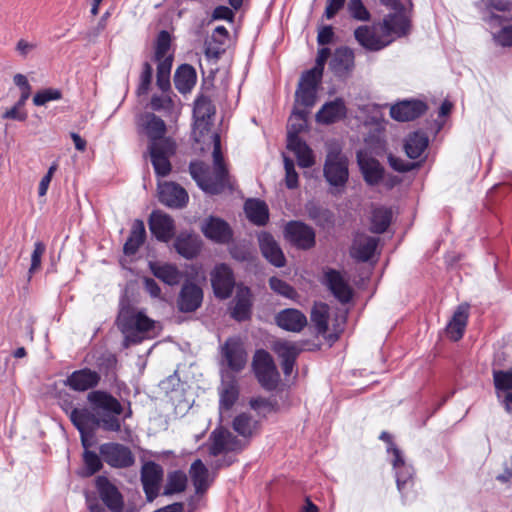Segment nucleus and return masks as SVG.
Returning a JSON list of instances; mask_svg holds the SVG:
<instances>
[{
	"label": "nucleus",
	"instance_id": "f03ea898",
	"mask_svg": "<svg viewBox=\"0 0 512 512\" xmlns=\"http://www.w3.org/2000/svg\"><path fill=\"white\" fill-rule=\"evenodd\" d=\"M116 323L124 335L123 345L126 348L141 343L155 325V321L143 311H138L129 304L121 306Z\"/></svg>",
	"mask_w": 512,
	"mask_h": 512
},
{
	"label": "nucleus",
	"instance_id": "0e129e2a",
	"mask_svg": "<svg viewBox=\"0 0 512 512\" xmlns=\"http://www.w3.org/2000/svg\"><path fill=\"white\" fill-rule=\"evenodd\" d=\"M285 168V183L289 189H294L298 186V174L295 171L294 162L292 159L284 156Z\"/></svg>",
	"mask_w": 512,
	"mask_h": 512
},
{
	"label": "nucleus",
	"instance_id": "6e6552de",
	"mask_svg": "<svg viewBox=\"0 0 512 512\" xmlns=\"http://www.w3.org/2000/svg\"><path fill=\"white\" fill-rule=\"evenodd\" d=\"M148 150L155 173L165 177L171 171L169 157L175 152V143L172 140H162L160 143L149 144Z\"/></svg>",
	"mask_w": 512,
	"mask_h": 512
},
{
	"label": "nucleus",
	"instance_id": "680f3d73",
	"mask_svg": "<svg viewBox=\"0 0 512 512\" xmlns=\"http://www.w3.org/2000/svg\"><path fill=\"white\" fill-rule=\"evenodd\" d=\"M83 461L87 469V475L91 476L102 468L101 458L93 451L86 450L83 454Z\"/></svg>",
	"mask_w": 512,
	"mask_h": 512
},
{
	"label": "nucleus",
	"instance_id": "052dcab7",
	"mask_svg": "<svg viewBox=\"0 0 512 512\" xmlns=\"http://www.w3.org/2000/svg\"><path fill=\"white\" fill-rule=\"evenodd\" d=\"M413 474L414 471L410 465L395 469L397 487L400 492H402L407 485L412 483Z\"/></svg>",
	"mask_w": 512,
	"mask_h": 512
},
{
	"label": "nucleus",
	"instance_id": "49530a36",
	"mask_svg": "<svg viewBox=\"0 0 512 512\" xmlns=\"http://www.w3.org/2000/svg\"><path fill=\"white\" fill-rule=\"evenodd\" d=\"M154 60L157 62V86L162 91H167L170 88V73L173 57H164Z\"/></svg>",
	"mask_w": 512,
	"mask_h": 512
},
{
	"label": "nucleus",
	"instance_id": "1a4fd4ad",
	"mask_svg": "<svg viewBox=\"0 0 512 512\" xmlns=\"http://www.w3.org/2000/svg\"><path fill=\"white\" fill-rule=\"evenodd\" d=\"M163 476L164 470L159 464L148 461L142 465L141 482L147 501L152 502L158 496Z\"/></svg>",
	"mask_w": 512,
	"mask_h": 512
},
{
	"label": "nucleus",
	"instance_id": "a18cd8bd",
	"mask_svg": "<svg viewBox=\"0 0 512 512\" xmlns=\"http://www.w3.org/2000/svg\"><path fill=\"white\" fill-rule=\"evenodd\" d=\"M329 306L325 303H315L311 310V321L318 334H326L328 331Z\"/></svg>",
	"mask_w": 512,
	"mask_h": 512
},
{
	"label": "nucleus",
	"instance_id": "bb28decb",
	"mask_svg": "<svg viewBox=\"0 0 512 512\" xmlns=\"http://www.w3.org/2000/svg\"><path fill=\"white\" fill-rule=\"evenodd\" d=\"M357 161L364 180L369 185H377L383 178L384 174V169L380 163L376 159L369 157L364 152L357 153Z\"/></svg>",
	"mask_w": 512,
	"mask_h": 512
},
{
	"label": "nucleus",
	"instance_id": "864d4df0",
	"mask_svg": "<svg viewBox=\"0 0 512 512\" xmlns=\"http://www.w3.org/2000/svg\"><path fill=\"white\" fill-rule=\"evenodd\" d=\"M170 46V34L167 31L162 30L157 36L154 59L173 57L171 54H169Z\"/></svg>",
	"mask_w": 512,
	"mask_h": 512
},
{
	"label": "nucleus",
	"instance_id": "c85d7f7f",
	"mask_svg": "<svg viewBox=\"0 0 512 512\" xmlns=\"http://www.w3.org/2000/svg\"><path fill=\"white\" fill-rule=\"evenodd\" d=\"M235 305L231 316L237 321H244L250 318L252 308V293L250 288L239 285L235 296Z\"/></svg>",
	"mask_w": 512,
	"mask_h": 512
},
{
	"label": "nucleus",
	"instance_id": "9b49d317",
	"mask_svg": "<svg viewBox=\"0 0 512 512\" xmlns=\"http://www.w3.org/2000/svg\"><path fill=\"white\" fill-rule=\"evenodd\" d=\"M210 441L209 453L212 456L241 451L244 447L241 440L237 439L230 431L222 428L215 429L211 433Z\"/></svg>",
	"mask_w": 512,
	"mask_h": 512
},
{
	"label": "nucleus",
	"instance_id": "473e14b6",
	"mask_svg": "<svg viewBox=\"0 0 512 512\" xmlns=\"http://www.w3.org/2000/svg\"><path fill=\"white\" fill-rule=\"evenodd\" d=\"M152 274L167 285L174 286L181 282L182 272L173 264L150 262Z\"/></svg>",
	"mask_w": 512,
	"mask_h": 512
},
{
	"label": "nucleus",
	"instance_id": "a211bd4d",
	"mask_svg": "<svg viewBox=\"0 0 512 512\" xmlns=\"http://www.w3.org/2000/svg\"><path fill=\"white\" fill-rule=\"evenodd\" d=\"M202 301L203 291L198 285L192 282L183 284L177 299V306L181 312L196 311L201 306Z\"/></svg>",
	"mask_w": 512,
	"mask_h": 512
},
{
	"label": "nucleus",
	"instance_id": "6ab92c4d",
	"mask_svg": "<svg viewBox=\"0 0 512 512\" xmlns=\"http://www.w3.org/2000/svg\"><path fill=\"white\" fill-rule=\"evenodd\" d=\"M188 199V193L180 185L174 182L159 184V200L162 204L171 208H182Z\"/></svg>",
	"mask_w": 512,
	"mask_h": 512
},
{
	"label": "nucleus",
	"instance_id": "338daca9",
	"mask_svg": "<svg viewBox=\"0 0 512 512\" xmlns=\"http://www.w3.org/2000/svg\"><path fill=\"white\" fill-rule=\"evenodd\" d=\"M153 75V68L150 63L143 64V70L140 76V84L138 86V93L145 94L148 92Z\"/></svg>",
	"mask_w": 512,
	"mask_h": 512
},
{
	"label": "nucleus",
	"instance_id": "de8ad7c7",
	"mask_svg": "<svg viewBox=\"0 0 512 512\" xmlns=\"http://www.w3.org/2000/svg\"><path fill=\"white\" fill-rule=\"evenodd\" d=\"M187 485V476L182 471H174L168 474L167 482L164 488V495H172L185 490Z\"/></svg>",
	"mask_w": 512,
	"mask_h": 512
},
{
	"label": "nucleus",
	"instance_id": "37998d69",
	"mask_svg": "<svg viewBox=\"0 0 512 512\" xmlns=\"http://www.w3.org/2000/svg\"><path fill=\"white\" fill-rule=\"evenodd\" d=\"M428 146V138L425 134L414 132L410 134L405 141V152L411 159H417L421 156Z\"/></svg>",
	"mask_w": 512,
	"mask_h": 512
},
{
	"label": "nucleus",
	"instance_id": "a19ab883",
	"mask_svg": "<svg viewBox=\"0 0 512 512\" xmlns=\"http://www.w3.org/2000/svg\"><path fill=\"white\" fill-rule=\"evenodd\" d=\"M392 219V210L384 206L373 207L371 211V227L374 233H384L389 227Z\"/></svg>",
	"mask_w": 512,
	"mask_h": 512
},
{
	"label": "nucleus",
	"instance_id": "4c0bfd02",
	"mask_svg": "<svg viewBox=\"0 0 512 512\" xmlns=\"http://www.w3.org/2000/svg\"><path fill=\"white\" fill-rule=\"evenodd\" d=\"M146 238V230L144 222L136 219L133 222L130 235L124 244L123 251L126 255H134Z\"/></svg>",
	"mask_w": 512,
	"mask_h": 512
},
{
	"label": "nucleus",
	"instance_id": "a878e982",
	"mask_svg": "<svg viewBox=\"0 0 512 512\" xmlns=\"http://www.w3.org/2000/svg\"><path fill=\"white\" fill-rule=\"evenodd\" d=\"M469 309L470 305L468 303H462L454 311L446 326L447 335L451 340L458 341L463 337L468 322Z\"/></svg>",
	"mask_w": 512,
	"mask_h": 512
},
{
	"label": "nucleus",
	"instance_id": "2f4dec72",
	"mask_svg": "<svg viewBox=\"0 0 512 512\" xmlns=\"http://www.w3.org/2000/svg\"><path fill=\"white\" fill-rule=\"evenodd\" d=\"M378 245V239L366 235H359L355 238L351 256L358 261L366 262L372 258Z\"/></svg>",
	"mask_w": 512,
	"mask_h": 512
},
{
	"label": "nucleus",
	"instance_id": "b1692460",
	"mask_svg": "<svg viewBox=\"0 0 512 512\" xmlns=\"http://www.w3.org/2000/svg\"><path fill=\"white\" fill-rule=\"evenodd\" d=\"M203 234L214 242L225 244L232 239L229 225L217 217H209L202 225Z\"/></svg>",
	"mask_w": 512,
	"mask_h": 512
},
{
	"label": "nucleus",
	"instance_id": "0eeeda50",
	"mask_svg": "<svg viewBox=\"0 0 512 512\" xmlns=\"http://www.w3.org/2000/svg\"><path fill=\"white\" fill-rule=\"evenodd\" d=\"M222 364L231 372L239 373L247 363V353L239 338L230 337L221 346Z\"/></svg>",
	"mask_w": 512,
	"mask_h": 512
},
{
	"label": "nucleus",
	"instance_id": "4be33fe9",
	"mask_svg": "<svg viewBox=\"0 0 512 512\" xmlns=\"http://www.w3.org/2000/svg\"><path fill=\"white\" fill-rule=\"evenodd\" d=\"M139 125L150 140L149 144L160 143L162 140H171L164 137L166 133V124L153 113H145L139 119Z\"/></svg>",
	"mask_w": 512,
	"mask_h": 512
},
{
	"label": "nucleus",
	"instance_id": "5fc2aeb1",
	"mask_svg": "<svg viewBox=\"0 0 512 512\" xmlns=\"http://www.w3.org/2000/svg\"><path fill=\"white\" fill-rule=\"evenodd\" d=\"M347 8L350 16L355 20L367 22L371 18V14L362 0H349Z\"/></svg>",
	"mask_w": 512,
	"mask_h": 512
},
{
	"label": "nucleus",
	"instance_id": "20e7f679",
	"mask_svg": "<svg viewBox=\"0 0 512 512\" xmlns=\"http://www.w3.org/2000/svg\"><path fill=\"white\" fill-rule=\"evenodd\" d=\"M324 176L330 185L343 187L348 181V159L339 149H330L324 164Z\"/></svg>",
	"mask_w": 512,
	"mask_h": 512
},
{
	"label": "nucleus",
	"instance_id": "39448f33",
	"mask_svg": "<svg viewBox=\"0 0 512 512\" xmlns=\"http://www.w3.org/2000/svg\"><path fill=\"white\" fill-rule=\"evenodd\" d=\"M255 375L263 388L274 390L279 382L280 375L271 355L265 350H258L253 359Z\"/></svg>",
	"mask_w": 512,
	"mask_h": 512
},
{
	"label": "nucleus",
	"instance_id": "c03bdc74",
	"mask_svg": "<svg viewBox=\"0 0 512 512\" xmlns=\"http://www.w3.org/2000/svg\"><path fill=\"white\" fill-rule=\"evenodd\" d=\"M194 118L197 125H207V121L215 114V107L212 101L206 96H200L194 103Z\"/></svg>",
	"mask_w": 512,
	"mask_h": 512
},
{
	"label": "nucleus",
	"instance_id": "79ce46f5",
	"mask_svg": "<svg viewBox=\"0 0 512 512\" xmlns=\"http://www.w3.org/2000/svg\"><path fill=\"white\" fill-rule=\"evenodd\" d=\"M174 247L180 255L187 259L195 257L200 250L198 239L195 236L186 234H180L176 238Z\"/></svg>",
	"mask_w": 512,
	"mask_h": 512
},
{
	"label": "nucleus",
	"instance_id": "e2e57ef3",
	"mask_svg": "<svg viewBox=\"0 0 512 512\" xmlns=\"http://www.w3.org/2000/svg\"><path fill=\"white\" fill-rule=\"evenodd\" d=\"M322 74L323 72L320 71L319 68L314 67L303 73L299 85L316 89L322 78Z\"/></svg>",
	"mask_w": 512,
	"mask_h": 512
},
{
	"label": "nucleus",
	"instance_id": "69168bd1",
	"mask_svg": "<svg viewBox=\"0 0 512 512\" xmlns=\"http://www.w3.org/2000/svg\"><path fill=\"white\" fill-rule=\"evenodd\" d=\"M46 251V246L43 242L38 241L34 244V250L31 255V266L29 268V273L32 274L35 271L39 270L41 266V259Z\"/></svg>",
	"mask_w": 512,
	"mask_h": 512
},
{
	"label": "nucleus",
	"instance_id": "58836bf2",
	"mask_svg": "<svg viewBox=\"0 0 512 512\" xmlns=\"http://www.w3.org/2000/svg\"><path fill=\"white\" fill-rule=\"evenodd\" d=\"M306 212L309 218L323 229H330L335 224L334 213L331 210L321 207L315 203H308L306 205Z\"/></svg>",
	"mask_w": 512,
	"mask_h": 512
},
{
	"label": "nucleus",
	"instance_id": "bf43d9fd",
	"mask_svg": "<svg viewBox=\"0 0 512 512\" xmlns=\"http://www.w3.org/2000/svg\"><path fill=\"white\" fill-rule=\"evenodd\" d=\"M70 420L80 433L87 430L89 413L86 409L74 408L70 412Z\"/></svg>",
	"mask_w": 512,
	"mask_h": 512
},
{
	"label": "nucleus",
	"instance_id": "2eb2a0df",
	"mask_svg": "<svg viewBox=\"0 0 512 512\" xmlns=\"http://www.w3.org/2000/svg\"><path fill=\"white\" fill-rule=\"evenodd\" d=\"M148 224L151 233L159 241L168 242L175 235L173 218L162 211H153L150 214Z\"/></svg>",
	"mask_w": 512,
	"mask_h": 512
},
{
	"label": "nucleus",
	"instance_id": "774afa93",
	"mask_svg": "<svg viewBox=\"0 0 512 512\" xmlns=\"http://www.w3.org/2000/svg\"><path fill=\"white\" fill-rule=\"evenodd\" d=\"M495 42L502 47L512 46V25L503 27L493 35Z\"/></svg>",
	"mask_w": 512,
	"mask_h": 512
},
{
	"label": "nucleus",
	"instance_id": "3c124183",
	"mask_svg": "<svg viewBox=\"0 0 512 512\" xmlns=\"http://www.w3.org/2000/svg\"><path fill=\"white\" fill-rule=\"evenodd\" d=\"M273 350L282 361L296 360L301 349H299L295 343L289 341H277L273 346Z\"/></svg>",
	"mask_w": 512,
	"mask_h": 512
},
{
	"label": "nucleus",
	"instance_id": "6e6d98bb",
	"mask_svg": "<svg viewBox=\"0 0 512 512\" xmlns=\"http://www.w3.org/2000/svg\"><path fill=\"white\" fill-rule=\"evenodd\" d=\"M269 285L274 292L286 298L293 299L297 295L295 289L291 285L275 276L269 279Z\"/></svg>",
	"mask_w": 512,
	"mask_h": 512
},
{
	"label": "nucleus",
	"instance_id": "c756f323",
	"mask_svg": "<svg viewBox=\"0 0 512 512\" xmlns=\"http://www.w3.org/2000/svg\"><path fill=\"white\" fill-rule=\"evenodd\" d=\"M409 27V21L407 17L401 12H395L387 15L381 24V32L384 33L386 38H392L393 36L404 35Z\"/></svg>",
	"mask_w": 512,
	"mask_h": 512
},
{
	"label": "nucleus",
	"instance_id": "9d476101",
	"mask_svg": "<svg viewBox=\"0 0 512 512\" xmlns=\"http://www.w3.org/2000/svg\"><path fill=\"white\" fill-rule=\"evenodd\" d=\"M211 284L217 298H229L235 287V278L232 269L225 263L216 265L211 272Z\"/></svg>",
	"mask_w": 512,
	"mask_h": 512
},
{
	"label": "nucleus",
	"instance_id": "72a5a7b5",
	"mask_svg": "<svg viewBox=\"0 0 512 512\" xmlns=\"http://www.w3.org/2000/svg\"><path fill=\"white\" fill-rule=\"evenodd\" d=\"M331 70L337 76H344L354 67V53L348 47H340L336 49L331 62Z\"/></svg>",
	"mask_w": 512,
	"mask_h": 512
},
{
	"label": "nucleus",
	"instance_id": "7c9ffc66",
	"mask_svg": "<svg viewBox=\"0 0 512 512\" xmlns=\"http://www.w3.org/2000/svg\"><path fill=\"white\" fill-rule=\"evenodd\" d=\"M189 474L197 494L205 493L214 480V476L210 475L208 468L200 459L191 464Z\"/></svg>",
	"mask_w": 512,
	"mask_h": 512
},
{
	"label": "nucleus",
	"instance_id": "f3484780",
	"mask_svg": "<svg viewBox=\"0 0 512 512\" xmlns=\"http://www.w3.org/2000/svg\"><path fill=\"white\" fill-rule=\"evenodd\" d=\"M357 42L367 50L379 51L392 42V38H386L384 33L378 34L375 27L363 25L354 31Z\"/></svg>",
	"mask_w": 512,
	"mask_h": 512
},
{
	"label": "nucleus",
	"instance_id": "423d86ee",
	"mask_svg": "<svg viewBox=\"0 0 512 512\" xmlns=\"http://www.w3.org/2000/svg\"><path fill=\"white\" fill-rule=\"evenodd\" d=\"M99 453L101 458L113 468H129L135 463V456L131 449L120 443H104L100 445Z\"/></svg>",
	"mask_w": 512,
	"mask_h": 512
},
{
	"label": "nucleus",
	"instance_id": "09e8293b",
	"mask_svg": "<svg viewBox=\"0 0 512 512\" xmlns=\"http://www.w3.org/2000/svg\"><path fill=\"white\" fill-rule=\"evenodd\" d=\"M257 422L247 413H241L233 420V429L243 437L252 436Z\"/></svg>",
	"mask_w": 512,
	"mask_h": 512
},
{
	"label": "nucleus",
	"instance_id": "f257e3e1",
	"mask_svg": "<svg viewBox=\"0 0 512 512\" xmlns=\"http://www.w3.org/2000/svg\"><path fill=\"white\" fill-rule=\"evenodd\" d=\"M213 139V170L203 162H191L189 171L197 185L206 193L219 194L229 186L228 170L221 151L220 136L214 133Z\"/></svg>",
	"mask_w": 512,
	"mask_h": 512
},
{
	"label": "nucleus",
	"instance_id": "8fccbe9b",
	"mask_svg": "<svg viewBox=\"0 0 512 512\" xmlns=\"http://www.w3.org/2000/svg\"><path fill=\"white\" fill-rule=\"evenodd\" d=\"M306 127V112L294 110L289 118L287 141L291 138H299L298 134Z\"/></svg>",
	"mask_w": 512,
	"mask_h": 512
},
{
	"label": "nucleus",
	"instance_id": "4d7b16f0",
	"mask_svg": "<svg viewBox=\"0 0 512 512\" xmlns=\"http://www.w3.org/2000/svg\"><path fill=\"white\" fill-rule=\"evenodd\" d=\"M62 98V93L59 89L47 88L37 92L33 97V103L36 106H43L49 101H55Z\"/></svg>",
	"mask_w": 512,
	"mask_h": 512
},
{
	"label": "nucleus",
	"instance_id": "13d9d810",
	"mask_svg": "<svg viewBox=\"0 0 512 512\" xmlns=\"http://www.w3.org/2000/svg\"><path fill=\"white\" fill-rule=\"evenodd\" d=\"M295 96L298 104L312 107L316 100V89L299 85Z\"/></svg>",
	"mask_w": 512,
	"mask_h": 512
},
{
	"label": "nucleus",
	"instance_id": "f704fd0d",
	"mask_svg": "<svg viewBox=\"0 0 512 512\" xmlns=\"http://www.w3.org/2000/svg\"><path fill=\"white\" fill-rule=\"evenodd\" d=\"M196 71L189 64L181 65L175 73V88L182 94L188 93L196 84Z\"/></svg>",
	"mask_w": 512,
	"mask_h": 512
},
{
	"label": "nucleus",
	"instance_id": "5701e85b",
	"mask_svg": "<svg viewBox=\"0 0 512 512\" xmlns=\"http://www.w3.org/2000/svg\"><path fill=\"white\" fill-rule=\"evenodd\" d=\"M259 247L262 255L275 267H283L286 263L285 256L274 237L266 232L258 236Z\"/></svg>",
	"mask_w": 512,
	"mask_h": 512
},
{
	"label": "nucleus",
	"instance_id": "f8f14e48",
	"mask_svg": "<svg viewBox=\"0 0 512 512\" xmlns=\"http://www.w3.org/2000/svg\"><path fill=\"white\" fill-rule=\"evenodd\" d=\"M323 283L340 303L347 304L352 300L353 289L339 271L328 269L324 273Z\"/></svg>",
	"mask_w": 512,
	"mask_h": 512
},
{
	"label": "nucleus",
	"instance_id": "e433bc0d",
	"mask_svg": "<svg viewBox=\"0 0 512 512\" xmlns=\"http://www.w3.org/2000/svg\"><path fill=\"white\" fill-rule=\"evenodd\" d=\"M287 148L297 157L298 165L308 168L314 165L313 152L300 138H291L287 141Z\"/></svg>",
	"mask_w": 512,
	"mask_h": 512
},
{
	"label": "nucleus",
	"instance_id": "c9c22d12",
	"mask_svg": "<svg viewBox=\"0 0 512 512\" xmlns=\"http://www.w3.org/2000/svg\"><path fill=\"white\" fill-rule=\"evenodd\" d=\"M229 37V32L224 26H217L211 35L209 41L206 42L205 53L208 57L219 58L225 51L224 45Z\"/></svg>",
	"mask_w": 512,
	"mask_h": 512
},
{
	"label": "nucleus",
	"instance_id": "aec40b11",
	"mask_svg": "<svg viewBox=\"0 0 512 512\" xmlns=\"http://www.w3.org/2000/svg\"><path fill=\"white\" fill-rule=\"evenodd\" d=\"M100 379L99 373L89 368H84L72 372L64 380V385L74 391L84 392L96 387Z\"/></svg>",
	"mask_w": 512,
	"mask_h": 512
},
{
	"label": "nucleus",
	"instance_id": "4468645a",
	"mask_svg": "<svg viewBox=\"0 0 512 512\" xmlns=\"http://www.w3.org/2000/svg\"><path fill=\"white\" fill-rule=\"evenodd\" d=\"M239 385L234 374L222 370L221 386L219 388V410L229 411L239 398Z\"/></svg>",
	"mask_w": 512,
	"mask_h": 512
},
{
	"label": "nucleus",
	"instance_id": "7ed1b4c3",
	"mask_svg": "<svg viewBox=\"0 0 512 512\" xmlns=\"http://www.w3.org/2000/svg\"><path fill=\"white\" fill-rule=\"evenodd\" d=\"M87 400L98 418L96 424L108 432H119L122 421L119 416L124 412L117 398L103 390H93L88 393Z\"/></svg>",
	"mask_w": 512,
	"mask_h": 512
},
{
	"label": "nucleus",
	"instance_id": "cd10ccee",
	"mask_svg": "<svg viewBox=\"0 0 512 512\" xmlns=\"http://www.w3.org/2000/svg\"><path fill=\"white\" fill-rule=\"evenodd\" d=\"M346 106L341 98L325 103L316 113L315 118L318 123L332 124L346 116Z\"/></svg>",
	"mask_w": 512,
	"mask_h": 512
},
{
	"label": "nucleus",
	"instance_id": "393cba45",
	"mask_svg": "<svg viewBox=\"0 0 512 512\" xmlns=\"http://www.w3.org/2000/svg\"><path fill=\"white\" fill-rule=\"evenodd\" d=\"M275 322L283 330L297 333L305 328L307 318L300 310L287 308L276 314Z\"/></svg>",
	"mask_w": 512,
	"mask_h": 512
},
{
	"label": "nucleus",
	"instance_id": "ea45409f",
	"mask_svg": "<svg viewBox=\"0 0 512 512\" xmlns=\"http://www.w3.org/2000/svg\"><path fill=\"white\" fill-rule=\"evenodd\" d=\"M244 210L247 218L256 225H265L268 221V207L265 202L258 199H248Z\"/></svg>",
	"mask_w": 512,
	"mask_h": 512
},
{
	"label": "nucleus",
	"instance_id": "412c9836",
	"mask_svg": "<svg viewBox=\"0 0 512 512\" xmlns=\"http://www.w3.org/2000/svg\"><path fill=\"white\" fill-rule=\"evenodd\" d=\"M427 109L424 102L418 100H405L390 108V115L400 122H408L418 118Z\"/></svg>",
	"mask_w": 512,
	"mask_h": 512
},
{
	"label": "nucleus",
	"instance_id": "603ef678",
	"mask_svg": "<svg viewBox=\"0 0 512 512\" xmlns=\"http://www.w3.org/2000/svg\"><path fill=\"white\" fill-rule=\"evenodd\" d=\"M493 382L494 387L499 393L500 391L512 390V368L509 370H496L493 369Z\"/></svg>",
	"mask_w": 512,
	"mask_h": 512
},
{
	"label": "nucleus",
	"instance_id": "ddd939ff",
	"mask_svg": "<svg viewBox=\"0 0 512 512\" xmlns=\"http://www.w3.org/2000/svg\"><path fill=\"white\" fill-rule=\"evenodd\" d=\"M286 238L301 249H310L315 245V232L312 227L300 221H290L285 226Z\"/></svg>",
	"mask_w": 512,
	"mask_h": 512
},
{
	"label": "nucleus",
	"instance_id": "dca6fc26",
	"mask_svg": "<svg viewBox=\"0 0 512 512\" xmlns=\"http://www.w3.org/2000/svg\"><path fill=\"white\" fill-rule=\"evenodd\" d=\"M96 488L104 504L113 512H122L123 496L118 488L105 476L96 478Z\"/></svg>",
	"mask_w": 512,
	"mask_h": 512
}]
</instances>
